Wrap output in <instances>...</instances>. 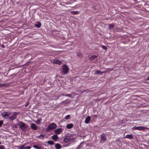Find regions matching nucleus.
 I'll return each mask as SVG.
<instances>
[{
	"label": "nucleus",
	"instance_id": "a878e982",
	"mask_svg": "<svg viewBox=\"0 0 149 149\" xmlns=\"http://www.w3.org/2000/svg\"><path fill=\"white\" fill-rule=\"evenodd\" d=\"M77 55L79 57H82V55L79 52L77 53Z\"/></svg>",
	"mask_w": 149,
	"mask_h": 149
},
{
	"label": "nucleus",
	"instance_id": "58836bf2",
	"mask_svg": "<svg viewBox=\"0 0 149 149\" xmlns=\"http://www.w3.org/2000/svg\"><path fill=\"white\" fill-rule=\"evenodd\" d=\"M1 143L0 142V144H1Z\"/></svg>",
	"mask_w": 149,
	"mask_h": 149
},
{
	"label": "nucleus",
	"instance_id": "393cba45",
	"mask_svg": "<svg viewBox=\"0 0 149 149\" xmlns=\"http://www.w3.org/2000/svg\"><path fill=\"white\" fill-rule=\"evenodd\" d=\"M19 149H26V147L24 145L22 146Z\"/></svg>",
	"mask_w": 149,
	"mask_h": 149
},
{
	"label": "nucleus",
	"instance_id": "5701e85b",
	"mask_svg": "<svg viewBox=\"0 0 149 149\" xmlns=\"http://www.w3.org/2000/svg\"><path fill=\"white\" fill-rule=\"evenodd\" d=\"M114 28V25L112 24L109 25V28L110 29H111Z\"/></svg>",
	"mask_w": 149,
	"mask_h": 149
},
{
	"label": "nucleus",
	"instance_id": "9b49d317",
	"mask_svg": "<svg viewBox=\"0 0 149 149\" xmlns=\"http://www.w3.org/2000/svg\"><path fill=\"white\" fill-rule=\"evenodd\" d=\"M91 120V118L90 116H88L86 119L85 122L86 124H87L89 123V121Z\"/></svg>",
	"mask_w": 149,
	"mask_h": 149
},
{
	"label": "nucleus",
	"instance_id": "f8f14e48",
	"mask_svg": "<svg viewBox=\"0 0 149 149\" xmlns=\"http://www.w3.org/2000/svg\"><path fill=\"white\" fill-rule=\"evenodd\" d=\"M52 138L54 141H56L58 139V136L56 135H54Z\"/></svg>",
	"mask_w": 149,
	"mask_h": 149
},
{
	"label": "nucleus",
	"instance_id": "cd10ccee",
	"mask_svg": "<svg viewBox=\"0 0 149 149\" xmlns=\"http://www.w3.org/2000/svg\"><path fill=\"white\" fill-rule=\"evenodd\" d=\"M102 47L104 49V50H106L107 49V48L106 47L104 46V45L102 46Z\"/></svg>",
	"mask_w": 149,
	"mask_h": 149
},
{
	"label": "nucleus",
	"instance_id": "c85d7f7f",
	"mask_svg": "<svg viewBox=\"0 0 149 149\" xmlns=\"http://www.w3.org/2000/svg\"><path fill=\"white\" fill-rule=\"evenodd\" d=\"M70 118V115H67L66 117H65V119L66 120H67L68 119H69V118Z\"/></svg>",
	"mask_w": 149,
	"mask_h": 149
},
{
	"label": "nucleus",
	"instance_id": "a211bd4d",
	"mask_svg": "<svg viewBox=\"0 0 149 149\" xmlns=\"http://www.w3.org/2000/svg\"><path fill=\"white\" fill-rule=\"evenodd\" d=\"M35 26L37 28H40L41 26V23L39 22H38L37 24H35Z\"/></svg>",
	"mask_w": 149,
	"mask_h": 149
},
{
	"label": "nucleus",
	"instance_id": "9d476101",
	"mask_svg": "<svg viewBox=\"0 0 149 149\" xmlns=\"http://www.w3.org/2000/svg\"><path fill=\"white\" fill-rule=\"evenodd\" d=\"M31 128L32 129L35 130H37V128L36 124L34 123H32L31 124Z\"/></svg>",
	"mask_w": 149,
	"mask_h": 149
},
{
	"label": "nucleus",
	"instance_id": "f704fd0d",
	"mask_svg": "<svg viewBox=\"0 0 149 149\" xmlns=\"http://www.w3.org/2000/svg\"><path fill=\"white\" fill-rule=\"evenodd\" d=\"M29 104V102H27L26 104L25 105V106L26 107H27L28 105Z\"/></svg>",
	"mask_w": 149,
	"mask_h": 149
},
{
	"label": "nucleus",
	"instance_id": "c9c22d12",
	"mask_svg": "<svg viewBox=\"0 0 149 149\" xmlns=\"http://www.w3.org/2000/svg\"><path fill=\"white\" fill-rule=\"evenodd\" d=\"M108 72V70H107V71H105L102 72V73H105Z\"/></svg>",
	"mask_w": 149,
	"mask_h": 149
},
{
	"label": "nucleus",
	"instance_id": "7c9ffc66",
	"mask_svg": "<svg viewBox=\"0 0 149 149\" xmlns=\"http://www.w3.org/2000/svg\"><path fill=\"white\" fill-rule=\"evenodd\" d=\"M71 94H67L65 95V96H68L69 97H71Z\"/></svg>",
	"mask_w": 149,
	"mask_h": 149
},
{
	"label": "nucleus",
	"instance_id": "39448f33",
	"mask_svg": "<svg viewBox=\"0 0 149 149\" xmlns=\"http://www.w3.org/2000/svg\"><path fill=\"white\" fill-rule=\"evenodd\" d=\"M145 129V127H143L142 126H139V127H134L132 128V129L133 130H144Z\"/></svg>",
	"mask_w": 149,
	"mask_h": 149
},
{
	"label": "nucleus",
	"instance_id": "b1692460",
	"mask_svg": "<svg viewBox=\"0 0 149 149\" xmlns=\"http://www.w3.org/2000/svg\"><path fill=\"white\" fill-rule=\"evenodd\" d=\"M42 120V119L40 118L39 120L36 121V123L38 124H39L40 122Z\"/></svg>",
	"mask_w": 149,
	"mask_h": 149
},
{
	"label": "nucleus",
	"instance_id": "6e6552de",
	"mask_svg": "<svg viewBox=\"0 0 149 149\" xmlns=\"http://www.w3.org/2000/svg\"><path fill=\"white\" fill-rule=\"evenodd\" d=\"M61 128H58L55 131V133L57 134H60L62 132Z\"/></svg>",
	"mask_w": 149,
	"mask_h": 149
},
{
	"label": "nucleus",
	"instance_id": "4be33fe9",
	"mask_svg": "<svg viewBox=\"0 0 149 149\" xmlns=\"http://www.w3.org/2000/svg\"><path fill=\"white\" fill-rule=\"evenodd\" d=\"M33 147L37 149H40L41 148L40 147L38 146L37 145H34L33 146Z\"/></svg>",
	"mask_w": 149,
	"mask_h": 149
},
{
	"label": "nucleus",
	"instance_id": "412c9836",
	"mask_svg": "<svg viewBox=\"0 0 149 149\" xmlns=\"http://www.w3.org/2000/svg\"><path fill=\"white\" fill-rule=\"evenodd\" d=\"M47 143L48 144L52 145H53L54 143L53 141H47Z\"/></svg>",
	"mask_w": 149,
	"mask_h": 149
},
{
	"label": "nucleus",
	"instance_id": "72a5a7b5",
	"mask_svg": "<svg viewBox=\"0 0 149 149\" xmlns=\"http://www.w3.org/2000/svg\"><path fill=\"white\" fill-rule=\"evenodd\" d=\"M26 149H30L31 148V146H27V147H26Z\"/></svg>",
	"mask_w": 149,
	"mask_h": 149
},
{
	"label": "nucleus",
	"instance_id": "20e7f679",
	"mask_svg": "<svg viewBox=\"0 0 149 149\" xmlns=\"http://www.w3.org/2000/svg\"><path fill=\"white\" fill-rule=\"evenodd\" d=\"M69 69L68 66L65 64H64L63 66V72L64 74L67 73L69 71Z\"/></svg>",
	"mask_w": 149,
	"mask_h": 149
},
{
	"label": "nucleus",
	"instance_id": "f3484780",
	"mask_svg": "<svg viewBox=\"0 0 149 149\" xmlns=\"http://www.w3.org/2000/svg\"><path fill=\"white\" fill-rule=\"evenodd\" d=\"M102 72H101L99 70H97L95 72V74H102Z\"/></svg>",
	"mask_w": 149,
	"mask_h": 149
},
{
	"label": "nucleus",
	"instance_id": "473e14b6",
	"mask_svg": "<svg viewBox=\"0 0 149 149\" xmlns=\"http://www.w3.org/2000/svg\"><path fill=\"white\" fill-rule=\"evenodd\" d=\"M3 124V122L2 121H0V127H1Z\"/></svg>",
	"mask_w": 149,
	"mask_h": 149
},
{
	"label": "nucleus",
	"instance_id": "f03ea898",
	"mask_svg": "<svg viewBox=\"0 0 149 149\" xmlns=\"http://www.w3.org/2000/svg\"><path fill=\"white\" fill-rule=\"evenodd\" d=\"M18 125L20 128L22 130H24L26 129L28 127V125L27 124L22 122H19L18 123Z\"/></svg>",
	"mask_w": 149,
	"mask_h": 149
},
{
	"label": "nucleus",
	"instance_id": "423d86ee",
	"mask_svg": "<svg viewBox=\"0 0 149 149\" xmlns=\"http://www.w3.org/2000/svg\"><path fill=\"white\" fill-rule=\"evenodd\" d=\"M107 139L104 134H102L101 135V140L100 142L102 141L104 142Z\"/></svg>",
	"mask_w": 149,
	"mask_h": 149
},
{
	"label": "nucleus",
	"instance_id": "dca6fc26",
	"mask_svg": "<svg viewBox=\"0 0 149 149\" xmlns=\"http://www.w3.org/2000/svg\"><path fill=\"white\" fill-rule=\"evenodd\" d=\"M70 141V138L68 137H65L64 139V141L65 142H67Z\"/></svg>",
	"mask_w": 149,
	"mask_h": 149
},
{
	"label": "nucleus",
	"instance_id": "f257e3e1",
	"mask_svg": "<svg viewBox=\"0 0 149 149\" xmlns=\"http://www.w3.org/2000/svg\"><path fill=\"white\" fill-rule=\"evenodd\" d=\"M17 114L16 112H6L2 113V115L6 118H9V119L13 120L16 118V115Z\"/></svg>",
	"mask_w": 149,
	"mask_h": 149
},
{
	"label": "nucleus",
	"instance_id": "bb28decb",
	"mask_svg": "<svg viewBox=\"0 0 149 149\" xmlns=\"http://www.w3.org/2000/svg\"><path fill=\"white\" fill-rule=\"evenodd\" d=\"M6 85L4 84H2L0 83V87H1L3 86H6Z\"/></svg>",
	"mask_w": 149,
	"mask_h": 149
},
{
	"label": "nucleus",
	"instance_id": "0eeeda50",
	"mask_svg": "<svg viewBox=\"0 0 149 149\" xmlns=\"http://www.w3.org/2000/svg\"><path fill=\"white\" fill-rule=\"evenodd\" d=\"M70 102L71 101L70 100H66L64 101H62L61 102V104H69Z\"/></svg>",
	"mask_w": 149,
	"mask_h": 149
},
{
	"label": "nucleus",
	"instance_id": "aec40b11",
	"mask_svg": "<svg viewBox=\"0 0 149 149\" xmlns=\"http://www.w3.org/2000/svg\"><path fill=\"white\" fill-rule=\"evenodd\" d=\"M71 13L73 15H76L78 14L79 12L78 11H72L71 12Z\"/></svg>",
	"mask_w": 149,
	"mask_h": 149
},
{
	"label": "nucleus",
	"instance_id": "6ab92c4d",
	"mask_svg": "<svg viewBox=\"0 0 149 149\" xmlns=\"http://www.w3.org/2000/svg\"><path fill=\"white\" fill-rule=\"evenodd\" d=\"M97 57V56L95 55H93L91 56L90 58V59L91 60H94L95 58H96Z\"/></svg>",
	"mask_w": 149,
	"mask_h": 149
},
{
	"label": "nucleus",
	"instance_id": "c756f323",
	"mask_svg": "<svg viewBox=\"0 0 149 149\" xmlns=\"http://www.w3.org/2000/svg\"><path fill=\"white\" fill-rule=\"evenodd\" d=\"M42 136V137H43L44 136H45V135L44 134H40L38 137L39 138H41L40 136Z\"/></svg>",
	"mask_w": 149,
	"mask_h": 149
},
{
	"label": "nucleus",
	"instance_id": "2f4dec72",
	"mask_svg": "<svg viewBox=\"0 0 149 149\" xmlns=\"http://www.w3.org/2000/svg\"><path fill=\"white\" fill-rule=\"evenodd\" d=\"M0 149H4V146H0Z\"/></svg>",
	"mask_w": 149,
	"mask_h": 149
},
{
	"label": "nucleus",
	"instance_id": "7ed1b4c3",
	"mask_svg": "<svg viewBox=\"0 0 149 149\" xmlns=\"http://www.w3.org/2000/svg\"><path fill=\"white\" fill-rule=\"evenodd\" d=\"M56 127V124L55 123H52L49 125L47 128V130H53L55 129Z\"/></svg>",
	"mask_w": 149,
	"mask_h": 149
},
{
	"label": "nucleus",
	"instance_id": "4c0bfd02",
	"mask_svg": "<svg viewBox=\"0 0 149 149\" xmlns=\"http://www.w3.org/2000/svg\"><path fill=\"white\" fill-rule=\"evenodd\" d=\"M61 95H62V96H65V95H64V94H62Z\"/></svg>",
	"mask_w": 149,
	"mask_h": 149
},
{
	"label": "nucleus",
	"instance_id": "ddd939ff",
	"mask_svg": "<svg viewBox=\"0 0 149 149\" xmlns=\"http://www.w3.org/2000/svg\"><path fill=\"white\" fill-rule=\"evenodd\" d=\"M73 127V125L72 123L68 124L66 126L67 128L70 129L72 128Z\"/></svg>",
	"mask_w": 149,
	"mask_h": 149
},
{
	"label": "nucleus",
	"instance_id": "4468645a",
	"mask_svg": "<svg viewBox=\"0 0 149 149\" xmlns=\"http://www.w3.org/2000/svg\"><path fill=\"white\" fill-rule=\"evenodd\" d=\"M55 147L56 149H60L61 148V146L59 144L56 143Z\"/></svg>",
	"mask_w": 149,
	"mask_h": 149
},
{
	"label": "nucleus",
	"instance_id": "e433bc0d",
	"mask_svg": "<svg viewBox=\"0 0 149 149\" xmlns=\"http://www.w3.org/2000/svg\"><path fill=\"white\" fill-rule=\"evenodd\" d=\"M147 80H149V76H148L147 79Z\"/></svg>",
	"mask_w": 149,
	"mask_h": 149
},
{
	"label": "nucleus",
	"instance_id": "2eb2a0df",
	"mask_svg": "<svg viewBox=\"0 0 149 149\" xmlns=\"http://www.w3.org/2000/svg\"><path fill=\"white\" fill-rule=\"evenodd\" d=\"M124 138H127L129 139H133V136L131 134L127 135H126V137H124Z\"/></svg>",
	"mask_w": 149,
	"mask_h": 149
},
{
	"label": "nucleus",
	"instance_id": "1a4fd4ad",
	"mask_svg": "<svg viewBox=\"0 0 149 149\" xmlns=\"http://www.w3.org/2000/svg\"><path fill=\"white\" fill-rule=\"evenodd\" d=\"M53 63L54 64H56L59 65H61V61L58 60H54Z\"/></svg>",
	"mask_w": 149,
	"mask_h": 149
}]
</instances>
